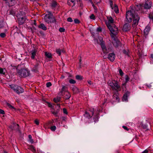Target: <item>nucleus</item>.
<instances>
[{"instance_id":"nucleus-1","label":"nucleus","mask_w":153,"mask_h":153,"mask_svg":"<svg viewBox=\"0 0 153 153\" xmlns=\"http://www.w3.org/2000/svg\"><path fill=\"white\" fill-rule=\"evenodd\" d=\"M107 19V20L105 21V22L110 31L111 37L113 40V43L115 46H117L119 42L115 39V36L118 33V29L113 24V20L111 17H108Z\"/></svg>"},{"instance_id":"nucleus-2","label":"nucleus","mask_w":153,"mask_h":153,"mask_svg":"<svg viewBox=\"0 0 153 153\" xmlns=\"http://www.w3.org/2000/svg\"><path fill=\"white\" fill-rule=\"evenodd\" d=\"M135 12L134 8H132L131 10L127 11L126 14V19L128 22H131L132 19H134L133 23L132 25L134 27L138 25L140 19L139 17Z\"/></svg>"},{"instance_id":"nucleus-3","label":"nucleus","mask_w":153,"mask_h":153,"mask_svg":"<svg viewBox=\"0 0 153 153\" xmlns=\"http://www.w3.org/2000/svg\"><path fill=\"white\" fill-rule=\"evenodd\" d=\"M94 42L95 43L100 44L101 45V48L102 49V51L104 53H107L109 51V49L106 48L105 45L103 43V39L102 37H99L98 39H95L94 40Z\"/></svg>"},{"instance_id":"nucleus-4","label":"nucleus","mask_w":153,"mask_h":153,"mask_svg":"<svg viewBox=\"0 0 153 153\" xmlns=\"http://www.w3.org/2000/svg\"><path fill=\"white\" fill-rule=\"evenodd\" d=\"M108 83L113 90H114L117 91L120 90V87L118 84L117 81L114 80H109L108 81Z\"/></svg>"},{"instance_id":"nucleus-5","label":"nucleus","mask_w":153,"mask_h":153,"mask_svg":"<svg viewBox=\"0 0 153 153\" xmlns=\"http://www.w3.org/2000/svg\"><path fill=\"white\" fill-rule=\"evenodd\" d=\"M151 5L152 3L151 2L147 0L146 1L144 4H143L142 5L140 4L139 5H136L135 7V9L137 10H139L140 9V8L139 7H143L145 9H149L151 7Z\"/></svg>"},{"instance_id":"nucleus-6","label":"nucleus","mask_w":153,"mask_h":153,"mask_svg":"<svg viewBox=\"0 0 153 153\" xmlns=\"http://www.w3.org/2000/svg\"><path fill=\"white\" fill-rule=\"evenodd\" d=\"M10 87L18 94L22 93L24 92L23 89L19 86L14 85H9Z\"/></svg>"},{"instance_id":"nucleus-7","label":"nucleus","mask_w":153,"mask_h":153,"mask_svg":"<svg viewBox=\"0 0 153 153\" xmlns=\"http://www.w3.org/2000/svg\"><path fill=\"white\" fill-rule=\"evenodd\" d=\"M17 73L20 76L26 77L29 75V71L26 69H22L19 70L17 69Z\"/></svg>"},{"instance_id":"nucleus-8","label":"nucleus","mask_w":153,"mask_h":153,"mask_svg":"<svg viewBox=\"0 0 153 153\" xmlns=\"http://www.w3.org/2000/svg\"><path fill=\"white\" fill-rule=\"evenodd\" d=\"M48 14H46L44 17L46 22L48 23L53 22L55 21L54 18L52 17V13L50 11H48Z\"/></svg>"},{"instance_id":"nucleus-9","label":"nucleus","mask_w":153,"mask_h":153,"mask_svg":"<svg viewBox=\"0 0 153 153\" xmlns=\"http://www.w3.org/2000/svg\"><path fill=\"white\" fill-rule=\"evenodd\" d=\"M109 3L112 9L116 13H118L119 12V10L117 5L115 4H114L111 1H109Z\"/></svg>"},{"instance_id":"nucleus-10","label":"nucleus","mask_w":153,"mask_h":153,"mask_svg":"<svg viewBox=\"0 0 153 153\" xmlns=\"http://www.w3.org/2000/svg\"><path fill=\"white\" fill-rule=\"evenodd\" d=\"M18 17V20L19 22V25H22L24 23L25 21V18L23 16H19V15H18L17 16Z\"/></svg>"},{"instance_id":"nucleus-11","label":"nucleus","mask_w":153,"mask_h":153,"mask_svg":"<svg viewBox=\"0 0 153 153\" xmlns=\"http://www.w3.org/2000/svg\"><path fill=\"white\" fill-rule=\"evenodd\" d=\"M115 55L113 53L109 54L108 56V59L111 62H113L115 58Z\"/></svg>"},{"instance_id":"nucleus-12","label":"nucleus","mask_w":153,"mask_h":153,"mask_svg":"<svg viewBox=\"0 0 153 153\" xmlns=\"http://www.w3.org/2000/svg\"><path fill=\"white\" fill-rule=\"evenodd\" d=\"M150 30V26L148 25L145 28L144 30V33L145 35H147L149 33Z\"/></svg>"},{"instance_id":"nucleus-13","label":"nucleus","mask_w":153,"mask_h":153,"mask_svg":"<svg viewBox=\"0 0 153 153\" xmlns=\"http://www.w3.org/2000/svg\"><path fill=\"white\" fill-rule=\"evenodd\" d=\"M130 29L129 25L128 24H126L124 25L123 26V30L125 31H127Z\"/></svg>"},{"instance_id":"nucleus-14","label":"nucleus","mask_w":153,"mask_h":153,"mask_svg":"<svg viewBox=\"0 0 153 153\" xmlns=\"http://www.w3.org/2000/svg\"><path fill=\"white\" fill-rule=\"evenodd\" d=\"M128 92H127L123 95V101H127V97L129 94Z\"/></svg>"},{"instance_id":"nucleus-15","label":"nucleus","mask_w":153,"mask_h":153,"mask_svg":"<svg viewBox=\"0 0 153 153\" xmlns=\"http://www.w3.org/2000/svg\"><path fill=\"white\" fill-rule=\"evenodd\" d=\"M113 98L115 100L116 102H119V99L118 97V93H117L114 94L113 95Z\"/></svg>"},{"instance_id":"nucleus-16","label":"nucleus","mask_w":153,"mask_h":153,"mask_svg":"<svg viewBox=\"0 0 153 153\" xmlns=\"http://www.w3.org/2000/svg\"><path fill=\"white\" fill-rule=\"evenodd\" d=\"M72 90L74 94H76L79 92L78 89L76 87L74 86L72 88Z\"/></svg>"},{"instance_id":"nucleus-17","label":"nucleus","mask_w":153,"mask_h":153,"mask_svg":"<svg viewBox=\"0 0 153 153\" xmlns=\"http://www.w3.org/2000/svg\"><path fill=\"white\" fill-rule=\"evenodd\" d=\"M28 149L30 150L34 153H36V150L33 146L30 145L29 146Z\"/></svg>"},{"instance_id":"nucleus-18","label":"nucleus","mask_w":153,"mask_h":153,"mask_svg":"<svg viewBox=\"0 0 153 153\" xmlns=\"http://www.w3.org/2000/svg\"><path fill=\"white\" fill-rule=\"evenodd\" d=\"M75 0H68V4L69 5H72L73 6L75 4Z\"/></svg>"},{"instance_id":"nucleus-19","label":"nucleus","mask_w":153,"mask_h":153,"mask_svg":"<svg viewBox=\"0 0 153 153\" xmlns=\"http://www.w3.org/2000/svg\"><path fill=\"white\" fill-rule=\"evenodd\" d=\"M36 50H34L31 51V58L34 59L35 58V56L36 55Z\"/></svg>"},{"instance_id":"nucleus-20","label":"nucleus","mask_w":153,"mask_h":153,"mask_svg":"<svg viewBox=\"0 0 153 153\" xmlns=\"http://www.w3.org/2000/svg\"><path fill=\"white\" fill-rule=\"evenodd\" d=\"M65 97L66 99H68L71 97V94L68 91H66V93H65Z\"/></svg>"},{"instance_id":"nucleus-21","label":"nucleus","mask_w":153,"mask_h":153,"mask_svg":"<svg viewBox=\"0 0 153 153\" xmlns=\"http://www.w3.org/2000/svg\"><path fill=\"white\" fill-rule=\"evenodd\" d=\"M45 55L47 57L49 58H52V55L51 53L47 52H45Z\"/></svg>"},{"instance_id":"nucleus-22","label":"nucleus","mask_w":153,"mask_h":153,"mask_svg":"<svg viewBox=\"0 0 153 153\" xmlns=\"http://www.w3.org/2000/svg\"><path fill=\"white\" fill-rule=\"evenodd\" d=\"M129 80V78L128 76L127 75H126L125 76V82L124 83H123L122 84V85L125 86L126 85V83L128 82Z\"/></svg>"},{"instance_id":"nucleus-23","label":"nucleus","mask_w":153,"mask_h":153,"mask_svg":"<svg viewBox=\"0 0 153 153\" xmlns=\"http://www.w3.org/2000/svg\"><path fill=\"white\" fill-rule=\"evenodd\" d=\"M39 27L40 28H42L44 30H46L47 29L46 27L43 24H41L39 26Z\"/></svg>"},{"instance_id":"nucleus-24","label":"nucleus","mask_w":153,"mask_h":153,"mask_svg":"<svg viewBox=\"0 0 153 153\" xmlns=\"http://www.w3.org/2000/svg\"><path fill=\"white\" fill-rule=\"evenodd\" d=\"M17 1V0H11L9 2V4L11 6H13L16 3Z\"/></svg>"},{"instance_id":"nucleus-25","label":"nucleus","mask_w":153,"mask_h":153,"mask_svg":"<svg viewBox=\"0 0 153 153\" xmlns=\"http://www.w3.org/2000/svg\"><path fill=\"white\" fill-rule=\"evenodd\" d=\"M6 72V70L5 69H3L0 68V73L4 74Z\"/></svg>"},{"instance_id":"nucleus-26","label":"nucleus","mask_w":153,"mask_h":153,"mask_svg":"<svg viewBox=\"0 0 153 153\" xmlns=\"http://www.w3.org/2000/svg\"><path fill=\"white\" fill-rule=\"evenodd\" d=\"M56 2L54 1H53L51 4V6L53 7H55L56 6Z\"/></svg>"},{"instance_id":"nucleus-27","label":"nucleus","mask_w":153,"mask_h":153,"mask_svg":"<svg viewBox=\"0 0 153 153\" xmlns=\"http://www.w3.org/2000/svg\"><path fill=\"white\" fill-rule=\"evenodd\" d=\"M84 115L85 117H87L88 118H90L92 117V115H89V113L87 112H85Z\"/></svg>"},{"instance_id":"nucleus-28","label":"nucleus","mask_w":153,"mask_h":153,"mask_svg":"<svg viewBox=\"0 0 153 153\" xmlns=\"http://www.w3.org/2000/svg\"><path fill=\"white\" fill-rule=\"evenodd\" d=\"M60 98L59 97H57L54 98L53 99L54 101L55 102H59L60 100Z\"/></svg>"},{"instance_id":"nucleus-29","label":"nucleus","mask_w":153,"mask_h":153,"mask_svg":"<svg viewBox=\"0 0 153 153\" xmlns=\"http://www.w3.org/2000/svg\"><path fill=\"white\" fill-rule=\"evenodd\" d=\"M3 19H1L0 20V28L3 27Z\"/></svg>"},{"instance_id":"nucleus-30","label":"nucleus","mask_w":153,"mask_h":153,"mask_svg":"<svg viewBox=\"0 0 153 153\" xmlns=\"http://www.w3.org/2000/svg\"><path fill=\"white\" fill-rule=\"evenodd\" d=\"M62 51L59 49H57L56 50V52L58 53L60 55Z\"/></svg>"},{"instance_id":"nucleus-31","label":"nucleus","mask_w":153,"mask_h":153,"mask_svg":"<svg viewBox=\"0 0 153 153\" xmlns=\"http://www.w3.org/2000/svg\"><path fill=\"white\" fill-rule=\"evenodd\" d=\"M69 82L71 84H74L76 82L75 80L72 79H71L69 80Z\"/></svg>"},{"instance_id":"nucleus-32","label":"nucleus","mask_w":153,"mask_h":153,"mask_svg":"<svg viewBox=\"0 0 153 153\" xmlns=\"http://www.w3.org/2000/svg\"><path fill=\"white\" fill-rule=\"evenodd\" d=\"M151 60L150 62L151 64H153V54H152L151 55Z\"/></svg>"},{"instance_id":"nucleus-33","label":"nucleus","mask_w":153,"mask_h":153,"mask_svg":"<svg viewBox=\"0 0 153 153\" xmlns=\"http://www.w3.org/2000/svg\"><path fill=\"white\" fill-rule=\"evenodd\" d=\"M90 18L91 19L94 20L95 19V16L94 14H92L90 16Z\"/></svg>"},{"instance_id":"nucleus-34","label":"nucleus","mask_w":153,"mask_h":153,"mask_svg":"<svg viewBox=\"0 0 153 153\" xmlns=\"http://www.w3.org/2000/svg\"><path fill=\"white\" fill-rule=\"evenodd\" d=\"M56 127L55 126H53L51 127V129L52 131H54L56 130Z\"/></svg>"},{"instance_id":"nucleus-35","label":"nucleus","mask_w":153,"mask_h":153,"mask_svg":"<svg viewBox=\"0 0 153 153\" xmlns=\"http://www.w3.org/2000/svg\"><path fill=\"white\" fill-rule=\"evenodd\" d=\"M66 88V87L64 85H62V89H61V92H62L63 91H65V88Z\"/></svg>"},{"instance_id":"nucleus-36","label":"nucleus","mask_w":153,"mask_h":153,"mask_svg":"<svg viewBox=\"0 0 153 153\" xmlns=\"http://www.w3.org/2000/svg\"><path fill=\"white\" fill-rule=\"evenodd\" d=\"M65 29L62 27H60L59 29V31L61 32H64Z\"/></svg>"},{"instance_id":"nucleus-37","label":"nucleus","mask_w":153,"mask_h":153,"mask_svg":"<svg viewBox=\"0 0 153 153\" xmlns=\"http://www.w3.org/2000/svg\"><path fill=\"white\" fill-rule=\"evenodd\" d=\"M119 73L121 76H122L123 75V73L122 70L121 69L119 70Z\"/></svg>"},{"instance_id":"nucleus-38","label":"nucleus","mask_w":153,"mask_h":153,"mask_svg":"<svg viewBox=\"0 0 153 153\" xmlns=\"http://www.w3.org/2000/svg\"><path fill=\"white\" fill-rule=\"evenodd\" d=\"M5 36V34L4 33H1L0 34V36L2 38H4Z\"/></svg>"},{"instance_id":"nucleus-39","label":"nucleus","mask_w":153,"mask_h":153,"mask_svg":"<svg viewBox=\"0 0 153 153\" xmlns=\"http://www.w3.org/2000/svg\"><path fill=\"white\" fill-rule=\"evenodd\" d=\"M76 78L77 79H81L82 78L81 76L79 75H77L76 76Z\"/></svg>"},{"instance_id":"nucleus-40","label":"nucleus","mask_w":153,"mask_h":153,"mask_svg":"<svg viewBox=\"0 0 153 153\" xmlns=\"http://www.w3.org/2000/svg\"><path fill=\"white\" fill-rule=\"evenodd\" d=\"M74 22L75 23H76V24H78L80 22L79 20L77 19H75L74 20Z\"/></svg>"},{"instance_id":"nucleus-41","label":"nucleus","mask_w":153,"mask_h":153,"mask_svg":"<svg viewBox=\"0 0 153 153\" xmlns=\"http://www.w3.org/2000/svg\"><path fill=\"white\" fill-rule=\"evenodd\" d=\"M7 106L8 107L12 109H14V107L9 104H7Z\"/></svg>"},{"instance_id":"nucleus-42","label":"nucleus","mask_w":153,"mask_h":153,"mask_svg":"<svg viewBox=\"0 0 153 153\" xmlns=\"http://www.w3.org/2000/svg\"><path fill=\"white\" fill-rule=\"evenodd\" d=\"M51 85V84L50 82H48L47 83L46 86L48 87H49Z\"/></svg>"},{"instance_id":"nucleus-43","label":"nucleus","mask_w":153,"mask_h":153,"mask_svg":"<svg viewBox=\"0 0 153 153\" xmlns=\"http://www.w3.org/2000/svg\"><path fill=\"white\" fill-rule=\"evenodd\" d=\"M89 0V1H90V2H91V4H92V6H93V7H94V9L95 10H97V9H96V8L95 7V6H94V4H93V2H92V1H91V0Z\"/></svg>"},{"instance_id":"nucleus-44","label":"nucleus","mask_w":153,"mask_h":153,"mask_svg":"<svg viewBox=\"0 0 153 153\" xmlns=\"http://www.w3.org/2000/svg\"><path fill=\"white\" fill-rule=\"evenodd\" d=\"M67 21L68 22H71L73 21L72 19L71 18H70V17H69V18H68Z\"/></svg>"},{"instance_id":"nucleus-45","label":"nucleus","mask_w":153,"mask_h":153,"mask_svg":"<svg viewBox=\"0 0 153 153\" xmlns=\"http://www.w3.org/2000/svg\"><path fill=\"white\" fill-rule=\"evenodd\" d=\"M28 141L30 143H31L32 144V143H33V140L31 139H30L29 140H28Z\"/></svg>"},{"instance_id":"nucleus-46","label":"nucleus","mask_w":153,"mask_h":153,"mask_svg":"<svg viewBox=\"0 0 153 153\" xmlns=\"http://www.w3.org/2000/svg\"><path fill=\"white\" fill-rule=\"evenodd\" d=\"M0 114H4V111L2 109H0Z\"/></svg>"},{"instance_id":"nucleus-47","label":"nucleus","mask_w":153,"mask_h":153,"mask_svg":"<svg viewBox=\"0 0 153 153\" xmlns=\"http://www.w3.org/2000/svg\"><path fill=\"white\" fill-rule=\"evenodd\" d=\"M35 123L37 125H38L39 124V122L38 120H35Z\"/></svg>"},{"instance_id":"nucleus-48","label":"nucleus","mask_w":153,"mask_h":153,"mask_svg":"<svg viewBox=\"0 0 153 153\" xmlns=\"http://www.w3.org/2000/svg\"><path fill=\"white\" fill-rule=\"evenodd\" d=\"M63 111L64 114H67V111L65 108H63Z\"/></svg>"},{"instance_id":"nucleus-49","label":"nucleus","mask_w":153,"mask_h":153,"mask_svg":"<svg viewBox=\"0 0 153 153\" xmlns=\"http://www.w3.org/2000/svg\"><path fill=\"white\" fill-rule=\"evenodd\" d=\"M100 1V0H94V3L97 4L99 3Z\"/></svg>"},{"instance_id":"nucleus-50","label":"nucleus","mask_w":153,"mask_h":153,"mask_svg":"<svg viewBox=\"0 0 153 153\" xmlns=\"http://www.w3.org/2000/svg\"><path fill=\"white\" fill-rule=\"evenodd\" d=\"M56 107L59 110L60 109V105L59 104H57Z\"/></svg>"},{"instance_id":"nucleus-51","label":"nucleus","mask_w":153,"mask_h":153,"mask_svg":"<svg viewBox=\"0 0 153 153\" xmlns=\"http://www.w3.org/2000/svg\"><path fill=\"white\" fill-rule=\"evenodd\" d=\"M94 111V110L93 109L91 111V110L90 111V112L91 114L92 115L93 114Z\"/></svg>"},{"instance_id":"nucleus-52","label":"nucleus","mask_w":153,"mask_h":153,"mask_svg":"<svg viewBox=\"0 0 153 153\" xmlns=\"http://www.w3.org/2000/svg\"><path fill=\"white\" fill-rule=\"evenodd\" d=\"M123 127L126 130H128V129L126 127V126H123Z\"/></svg>"},{"instance_id":"nucleus-53","label":"nucleus","mask_w":153,"mask_h":153,"mask_svg":"<svg viewBox=\"0 0 153 153\" xmlns=\"http://www.w3.org/2000/svg\"><path fill=\"white\" fill-rule=\"evenodd\" d=\"M37 153H43L42 152L40 151V149H37Z\"/></svg>"},{"instance_id":"nucleus-54","label":"nucleus","mask_w":153,"mask_h":153,"mask_svg":"<svg viewBox=\"0 0 153 153\" xmlns=\"http://www.w3.org/2000/svg\"><path fill=\"white\" fill-rule=\"evenodd\" d=\"M97 31H100L101 30V29L100 27H98L97 28Z\"/></svg>"},{"instance_id":"nucleus-55","label":"nucleus","mask_w":153,"mask_h":153,"mask_svg":"<svg viewBox=\"0 0 153 153\" xmlns=\"http://www.w3.org/2000/svg\"><path fill=\"white\" fill-rule=\"evenodd\" d=\"M148 151L147 149L145 150L143 152V153H148Z\"/></svg>"},{"instance_id":"nucleus-56","label":"nucleus","mask_w":153,"mask_h":153,"mask_svg":"<svg viewBox=\"0 0 153 153\" xmlns=\"http://www.w3.org/2000/svg\"><path fill=\"white\" fill-rule=\"evenodd\" d=\"M88 82L90 85H91L92 84V82L90 80H88Z\"/></svg>"},{"instance_id":"nucleus-57","label":"nucleus","mask_w":153,"mask_h":153,"mask_svg":"<svg viewBox=\"0 0 153 153\" xmlns=\"http://www.w3.org/2000/svg\"><path fill=\"white\" fill-rule=\"evenodd\" d=\"M28 137H29V139H32V136L30 135H28Z\"/></svg>"},{"instance_id":"nucleus-58","label":"nucleus","mask_w":153,"mask_h":153,"mask_svg":"<svg viewBox=\"0 0 153 153\" xmlns=\"http://www.w3.org/2000/svg\"><path fill=\"white\" fill-rule=\"evenodd\" d=\"M48 106L50 107H52V105L51 103H48Z\"/></svg>"},{"instance_id":"nucleus-59","label":"nucleus","mask_w":153,"mask_h":153,"mask_svg":"<svg viewBox=\"0 0 153 153\" xmlns=\"http://www.w3.org/2000/svg\"><path fill=\"white\" fill-rule=\"evenodd\" d=\"M98 117H97V118H96V120H94V121L96 122V121H98Z\"/></svg>"},{"instance_id":"nucleus-60","label":"nucleus","mask_w":153,"mask_h":153,"mask_svg":"<svg viewBox=\"0 0 153 153\" xmlns=\"http://www.w3.org/2000/svg\"><path fill=\"white\" fill-rule=\"evenodd\" d=\"M13 125H15L17 127H18L19 126V125L18 124H14Z\"/></svg>"},{"instance_id":"nucleus-61","label":"nucleus","mask_w":153,"mask_h":153,"mask_svg":"<svg viewBox=\"0 0 153 153\" xmlns=\"http://www.w3.org/2000/svg\"><path fill=\"white\" fill-rule=\"evenodd\" d=\"M148 87L149 88H150L151 87V85H148Z\"/></svg>"},{"instance_id":"nucleus-62","label":"nucleus","mask_w":153,"mask_h":153,"mask_svg":"<svg viewBox=\"0 0 153 153\" xmlns=\"http://www.w3.org/2000/svg\"><path fill=\"white\" fill-rule=\"evenodd\" d=\"M52 113L54 114H56V113L54 112H52Z\"/></svg>"},{"instance_id":"nucleus-63","label":"nucleus","mask_w":153,"mask_h":153,"mask_svg":"<svg viewBox=\"0 0 153 153\" xmlns=\"http://www.w3.org/2000/svg\"><path fill=\"white\" fill-rule=\"evenodd\" d=\"M79 61L80 62H81V58L79 59Z\"/></svg>"},{"instance_id":"nucleus-64","label":"nucleus","mask_w":153,"mask_h":153,"mask_svg":"<svg viewBox=\"0 0 153 153\" xmlns=\"http://www.w3.org/2000/svg\"><path fill=\"white\" fill-rule=\"evenodd\" d=\"M34 24L35 25H36V22H35V21H34Z\"/></svg>"}]
</instances>
